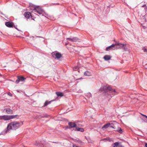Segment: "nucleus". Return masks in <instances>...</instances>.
<instances>
[{
	"label": "nucleus",
	"mask_w": 147,
	"mask_h": 147,
	"mask_svg": "<svg viewBox=\"0 0 147 147\" xmlns=\"http://www.w3.org/2000/svg\"><path fill=\"white\" fill-rule=\"evenodd\" d=\"M23 123L22 122H20L13 121L11 122L8 125L7 128L2 132L3 134L7 133L11 129L16 130L19 128Z\"/></svg>",
	"instance_id": "f257e3e1"
},
{
	"label": "nucleus",
	"mask_w": 147,
	"mask_h": 147,
	"mask_svg": "<svg viewBox=\"0 0 147 147\" xmlns=\"http://www.w3.org/2000/svg\"><path fill=\"white\" fill-rule=\"evenodd\" d=\"M30 9L34 10V12L37 13L39 14H42L44 12L43 10L39 7L33 6L32 7L30 6Z\"/></svg>",
	"instance_id": "f03ea898"
},
{
	"label": "nucleus",
	"mask_w": 147,
	"mask_h": 147,
	"mask_svg": "<svg viewBox=\"0 0 147 147\" xmlns=\"http://www.w3.org/2000/svg\"><path fill=\"white\" fill-rule=\"evenodd\" d=\"M106 89L107 90V92H108L110 94H109L110 95H115L116 94V92L115 89H113L110 87H107L106 88ZM109 93H108V94Z\"/></svg>",
	"instance_id": "7ed1b4c3"
},
{
	"label": "nucleus",
	"mask_w": 147,
	"mask_h": 147,
	"mask_svg": "<svg viewBox=\"0 0 147 147\" xmlns=\"http://www.w3.org/2000/svg\"><path fill=\"white\" fill-rule=\"evenodd\" d=\"M24 16L27 19H29L30 17L32 18V19L34 20V19L32 18V16L31 13L29 12H26L24 14Z\"/></svg>",
	"instance_id": "20e7f679"
},
{
	"label": "nucleus",
	"mask_w": 147,
	"mask_h": 147,
	"mask_svg": "<svg viewBox=\"0 0 147 147\" xmlns=\"http://www.w3.org/2000/svg\"><path fill=\"white\" fill-rule=\"evenodd\" d=\"M3 112H6L8 114H11L13 113V111L12 110L9 108H6L3 110Z\"/></svg>",
	"instance_id": "39448f33"
},
{
	"label": "nucleus",
	"mask_w": 147,
	"mask_h": 147,
	"mask_svg": "<svg viewBox=\"0 0 147 147\" xmlns=\"http://www.w3.org/2000/svg\"><path fill=\"white\" fill-rule=\"evenodd\" d=\"M110 125L109 126V127L114 128L115 129V131H119L120 133H122V130L121 128H118L117 129H116L115 128V126H114V125L112 123H110Z\"/></svg>",
	"instance_id": "423d86ee"
},
{
	"label": "nucleus",
	"mask_w": 147,
	"mask_h": 147,
	"mask_svg": "<svg viewBox=\"0 0 147 147\" xmlns=\"http://www.w3.org/2000/svg\"><path fill=\"white\" fill-rule=\"evenodd\" d=\"M26 79V78L23 76H18V79L16 80V82L18 83H19L20 81H24Z\"/></svg>",
	"instance_id": "0eeeda50"
},
{
	"label": "nucleus",
	"mask_w": 147,
	"mask_h": 147,
	"mask_svg": "<svg viewBox=\"0 0 147 147\" xmlns=\"http://www.w3.org/2000/svg\"><path fill=\"white\" fill-rule=\"evenodd\" d=\"M115 44H113L111 46H110L106 48V50L108 51L111 49H116L115 48Z\"/></svg>",
	"instance_id": "6e6552de"
},
{
	"label": "nucleus",
	"mask_w": 147,
	"mask_h": 147,
	"mask_svg": "<svg viewBox=\"0 0 147 147\" xmlns=\"http://www.w3.org/2000/svg\"><path fill=\"white\" fill-rule=\"evenodd\" d=\"M5 25L8 27L12 28L13 27V24L12 22H6L5 23Z\"/></svg>",
	"instance_id": "1a4fd4ad"
},
{
	"label": "nucleus",
	"mask_w": 147,
	"mask_h": 147,
	"mask_svg": "<svg viewBox=\"0 0 147 147\" xmlns=\"http://www.w3.org/2000/svg\"><path fill=\"white\" fill-rule=\"evenodd\" d=\"M3 119L7 121L11 119L10 115H3Z\"/></svg>",
	"instance_id": "9d476101"
},
{
	"label": "nucleus",
	"mask_w": 147,
	"mask_h": 147,
	"mask_svg": "<svg viewBox=\"0 0 147 147\" xmlns=\"http://www.w3.org/2000/svg\"><path fill=\"white\" fill-rule=\"evenodd\" d=\"M67 40H69L73 42H76L78 41V39L76 38H67Z\"/></svg>",
	"instance_id": "9b49d317"
},
{
	"label": "nucleus",
	"mask_w": 147,
	"mask_h": 147,
	"mask_svg": "<svg viewBox=\"0 0 147 147\" xmlns=\"http://www.w3.org/2000/svg\"><path fill=\"white\" fill-rule=\"evenodd\" d=\"M111 58V57L109 55H105L103 57V58L105 59V60L106 61L110 59Z\"/></svg>",
	"instance_id": "f8f14e48"
},
{
	"label": "nucleus",
	"mask_w": 147,
	"mask_h": 147,
	"mask_svg": "<svg viewBox=\"0 0 147 147\" xmlns=\"http://www.w3.org/2000/svg\"><path fill=\"white\" fill-rule=\"evenodd\" d=\"M69 125L71 127H76V125L74 123L70 122L69 123Z\"/></svg>",
	"instance_id": "ddd939ff"
},
{
	"label": "nucleus",
	"mask_w": 147,
	"mask_h": 147,
	"mask_svg": "<svg viewBox=\"0 0 147 147\" xmlns=\"http://www.w3.org/2000/svg\"><path fill=\"white\" fill-rule=\"evenodd\" d=\"M114 146L113 147H123L122 145L119 144L118 142H116L114 144Z\"/></svg>",
	"instance_id": "4468645a"
},
{
	"label": "nucleus",
	"mask_w": 147,
	"mask_h": 147,
	"mask_svg": "<svg viewBox=\"0 0 147 147\" xmlns=\"http://www.w3.org/2000/svg\"><path fill=\"white\" fill-rule=\"evenodd\" d=\"M11 119H13L17 118L18 119L19 117V116L18 115H11Z\"/></svg>",
	"instance_id": "2eb2a0df"
},
{
	"label": "nucleus",
	"mask_w": 147,
	"mask_h": 147,
	"mask_svg": "<svg viewBox=\"0 0 147 147\" xmlns=\"http://www.w3.org/2000/svg\"><path fill=\"white\" fill-rule=\"evenodd\" d=\"M55 55L57 59L60 58L62 56L59 53H56Z\"/></svg>",
	"instance_id": "dca6fc26"
},
{
	"label": "nucleus",
	"mask_w": 147,
	"mask_h": 147,
	"mask_svg": "<svg viewBox=\"0 0 147 147\" xmlns=\"http://www.w3.org/2000/svg\"><path fill=\"white\" fill-rule=\"evenodd\" d=\"M84 75L86 76H90L91 75V74L90 72L86 71L84 73Z\"/></svg>",
	"instance_id": "f3484780"
},
{
	"label": "nucleus",
	"mask_w": 147,
	"mask_h": 147,
	"mask_svg": "<svg viewBox=\"0 0 147 147\" xmlns=\"http://www.w3.org/2000/svg\"><path fill=\"white\" fill-rule=\"evenodd\" d=\"M121 46L122 47V49L125 51L127 50V48L126 47V44H121Z\"/></svg>",
	"instance_id": "a211bd4d"
},
{
	"label": "nucleus",
	"mask_w": 147,
	"mask_h": 147,
	"mask_svg": "<svg viewBox=\"0 0 147 147\" xmlns=\"http://www.w3.org/2000/svg\"><path fill=\"white\" fill-rule=\"evenodd\" d=\"M76 130L78 131H80L81 132H84V129L83 128H78L76 127Z\"/></svg>",
	"instance_id": "6ab92c4d"
},
{
	"label": "nucleus",
	"mask_w": 147,
	"mask_h": 147,
	"mask_svg": "<svg viewBox=\"0 0 147 147\" xmlns=\"http://www.w3.org/2000/svg\"><path fill=\"white\" fill-rule=\"evenodd\" d=\"M121 44H123L119 43L115 44V45H118L119 46L118 47H116V49L119 48H122V47L121 46Z\"/></svg>",
	"instance_id": "aec40b11"
},
{
	"label": "nucleus",
	"mask_w": 147,
	"mask_h": 147,
	"mask_svg": "<svg viewBox=\"0 0 147 147\" xmlns=\"http://www.w3.org/2000/svg\"><path fill=\"white\" fill-rule=\"evenodd\" d=\"M56 94L57 95L59 96H63V94L62 92H56Z\"/></svg>",
	"instance_id": "412c9836"
},
{
	"label": "nucleus",
	"mask_w": 147,
	"mask_h": 147,
	"mask_svg": "<svg viewBox=\"0 0 147 147\" xmlns=\"http://www.w3.org/2000/svg\"><path fill=\"white\" fill-rule=\"evenodd\" d=\"M110 123H107L105 125H104V126H103V127H102V128H107L108 127H109V125H110Z\"/></svg>",
	"instance_id": "4be33fe9"
},
{
	"label": "nucleus",
	"mask_w": 147,
	"mask_h": 147,
	"mask_svg": "<svg viewBox=\"0 0 147 147\" xmlns=\"http://www.w3.org/2000/svg\"><path fill=\"white\" fill-rule=\"evenodd\" d=\"M52 101V100H51L49 102H48L47 101H46L44 103V106H47L49 104H50L51 102Z\"/></svg>",
	"instance_id": "5701e85b"
},
{
	"label": "nucleus",
	"mask_w": 147,
	"mask_h": 147,
	"mask_svg": "<svg viewBox=\"0 0 147 147\" xmlns=\"http://www.w3.org/2000/svg\"><path fill=\"white\" fill-rule=\"evenodd\" d=\"M51 146L49 143H47L45 146H44V147H51Z\"/></svg>",
	"instance_id": "b1692460"
},
{
	"label": "nucleus",
	"mask_w": 147,
	"mask_h": 147,
	"mask_svg": "<svg viewBox=\"0 0 147 147\" xmlns=\"http://www.w3.org/2000/svg\"><path fill=\"white\" fill-rule=\"evenodd\" d=\"M146 119H144V118H142V119L145 122H147V116H146Z\"/></svg>",
	"instance_id": "393cba45"
},
{
	"label": "nucleus",
	"mask_w": 147,
	"mask_h": 147,
	"mask_svg": "<svg viewBox=\"0 0 147 147\" xmlns=\"http://www.w3.org/2000/svg\"><path fill=\"white\" fill-rule=\"evenodd\" d=\"M142 49L144 52H147V49H146L145 47H144Z\"/></svg>",
	"instance_id": "a878e982"
},
{
	"label": "nucleus",
	"mask_w": 147,
	"mask_h": 147,
	"mask_svg": "<svg viewBox=\"0 0 147 147\" xmlns=\"http://www.w3.org/2000/svg\"><path fill=\"white\" fill-rule=\"evenodd\" d=\"M7 94L9 96H12V94L10 92H7Z\"/></svg>",
	"instance_id": "bb28decb"
},
{
	"label": "nucleus",
	"mask_w": 147,
	"mask_h": 147,
	"mask_svg": "<svg viewBox=\"0 0 147 147\" xmlns=\"http://www.w3.org/2000/svg\"><path fill=\"white\" fill-rule=\"evenodd\" d=\"M145 11L146 12L147 11V7L146 6V7H145Z\"/></svg>",
	"instance_id": "cd10ccee"
},
{
	"label": "nucleus",
	"mask_w": 147,
	"mask_h": 147,
	"mask_svg": "<svg viewBox=\"0 0 147 147\" xmlns=\"http://www.w3.org/2000/svg\"><path fill=\"white\" fill-rule=\"evenodd\" d=\"M3 116H0V120L3 119Z\"/></svg>",
	"instance_id": "c85d7f7f"
},
{
	"label": "nucleus",
	"mask_w": 147,
	"mask_h": 147,
	"mask_svg": "<svg viewBox=\"0 0 147 147\" xmlns=\"http://www.w3.org/2000/svg\"><path fill=\"white\" fill-rule=\"evenodd\" d=\"M141 114L143 116H144V117H146V116H147L146 115H145L143 114H142V113H141Z\"/></svg>",
	"instance_id": "c756f323"
},
{
	"label": "nucleus",
	"mask_w": 147,
	"mask_h": 147,
	"mask_svg": "<svg viewBox=\"0 0 147 147\" xmlns=\"http://www.w3.org/2000/svg\"><path fill=\"white\" fill-rule=\"evenodd\" d=\"M141 114L143 116H144V117H146V116H147L146 115H145L143 114H142V113H141Z\"/></svg>",
	"instance_id": "7c9ffc66"
},
{
	"label": "nucleus",
	"mask_w": 147,
	"mask_h": 147,
	"mask_svg": "<svg viewBox=\"0 0 147 147\" xmlns=\"http://www.w3.org/2000/svg\"><path fill=\"white\" fill-rule=\"evenodd\" d=\"M146 5H143V6H142V7H146Z\"/></svg>",
	"instance_id": "2f4dec72"
},
{
	"label": "nucleus",
	"mask_w": 147,
	"mask_h": 147,
	"mask_svg": "<svg viewBox=\"0 0 147 147\" xmlns=\"http://www.w3.org/2000/svg\"><path fill=\"white\" fill-rule=\"evenodd\" d=\"M145 146L146 147H147V143H146Z\"/></svg>",
	"instance_id": "473e14b6"
},
{
	"label": "nucleus",
	"mask_w": 147,
	"mask_h": 147,
	"mask_svg": "<svg viewBox=\"0 0 147 147\" xmlns=\"http://www.w3.org/2000/svg\"><path fill=\"white\" fill-rule=\"evenodd\" d=\"M2 134V133H1L0 134Z\"/></svg>",
	"instance_id": "72a5a7b5"
},
{
	"label": "nucleus",
	"mask_w": 147,
	"mask_h": 147,
	"mask_svg": "<svg viewBox=\"0 0 147 147\" xmlns=\"http://www.w3.org/2000/svg\"><path fill=\"white\" fill-rule=\"evenodd\" d=\"M143 27L144 28H145V26H143Z\"/></svg>",
	"instance_id": "f704fd0d"
},
{
	"label": "nucleus",
	"mask_w": 147,
	"mask_h": 147,
	"mask_svg": "<svg viewBox=\"0 0 147 147\" xmlns=\"http://www.w3.org/2000/svg\"><path fill=\"white\" fill-rule=\"evenodd\" d=\"M77 67H76V69H77Z\"/></svg>",
	"instance_id": "c9c22d12"
},
{
	"label": "nucleus",
	"mask_w": 147,
	"mask_h": 147,
	"mask_svg": "<svg viewBox=\"0 0 147 147\" xmlns=\"http://www.w3.org/2000/svg\"><path fill=\"white\" fill-rule=\"evenodd\" d=\"M67 43L65 44V45H67Z\"/></svg>",
	"instance_id": "e433bc0d"
}]
</instances>
